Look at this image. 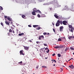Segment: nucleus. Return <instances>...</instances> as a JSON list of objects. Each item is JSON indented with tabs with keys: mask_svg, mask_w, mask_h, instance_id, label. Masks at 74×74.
<instances>
[{
	"mask_svg": "<svg viewBox=\"0 0 74 74\" xmlns=\"http://www.w3.org/2000/svg\"><path fill=\"white\" fill-rule=\"evenodd\" d=\"M69 30H70V32H73V30H74V29L73 28V27H72V25H69Z\"/></svg>",
	"mask_w": 74,
	"mask_h": 74,
	"instance_id": "1",
	"label": "nucleus"
},
{
	"mask_svg": "<svg viewBox=\"0 0 74 74\" xmlns=\"http://www.w3.org/2000/svg\"><path fill=\"white\" fill-rule=\"evenodd\" d=\"M57 22L59 24H60V25H62L63 23V21H61L58 20L57 21Z\"/></svg>",
	"mask_w": 74,
	"mask_h": 74,
	"instance_id": "2",
	"label": "nucleus"
},
{
	"mask_svg": "<svg viewBox=\"0 0 74 74\" xmlns=\"http://www.w3.org/2000/svg\"><path fill=\"white\" fill-rule=\"evenodd\" d=\"M67 23V22L66 21H63L62 22V23L64 25H66Z\"/></svg>",
	"mask_w": 74,
	"mask_h": 74,
	"instance_id": "3",
	"label": "nucleus"
},
{
	"mask_svg": "<svg viewBox=\"0 0 74 74\" xmlns=\"http://www.w3.org/2000/svg\"><path fill=\"white\" fill-rule=\"evenodd\" d=\"M23 50H21L20 51V54H21V55H25V54L23 53Z\"/></svg>",
	"mask_w": 74,
	"mask_h": 74,
	"instance_id": "4",
	"label": "nucleus"
},
{
	"mask_svg": "<svg viewBox=\"0 0 74 74\" xmlns=\"http://www.w3.org/2000/svg\"><path fill=\"white\" fill-rule=\"evenodd\" d=\"M23 47H24L25 50H28V49L29 48V47H27V46H23Z\"/></svg>",
	"mask_w": 74,
	"mask_h": 74,
	"instance_id": "5",
	"label": "nucleus"
},
{
	"mask_svg": "<svg viewBox=\"0 0 74 74\" xmlns=\"http://www.w3.org/2000/svg\"><path fill=\"white\" fill-rule=\"evenodd\" d=\"M69 68L73 69L74 68V66H73V64H71V66H69Z\"/></svg>",
	"mask_w": 74,
	"mask_h": 74,
	"instance_id": "6",
	"label": "nucleus"
},
{
	"mask_svg": "<svg viewBox=\"0 0 74 74\" xmlns=\"http://www.w3.org/2000/svg\"><path fill=\"white\" fill-rule=\"evenodd\" d=\"M5 23L7 25H8V26H10V23L8 22V21H5Z\"/></svg>",
	"mask_w": 74,
	"mask_h": 74,
	"instance_id": "7",
	"label": "nucleus"
},
{
	"mask_svg": "<svg viewBox=\"0 0 74 74\" xmlns=\"http://www.w3.org/2000/svg\"><path fill=\"white\" fill-rule=\"evenodd\" d=\"M57 15H58V14H55L54 15V16L56 18H57V19H58V18H59V16H58Z\"/></svg>",
	"mask_w": 74,
	"mask_h": 74,
	"instance_id": "8",
	"label": "nucleus"
},
{
	"mask_svg": "<svg viewBox=\"0 0 74 74\" xmlns=\"http://www.w3.org/2000/svg\"><path fill=\"white\" fill-rule=\"evenodd\" d=\"M56 25L57 27H58V26H59L60 25V24H59L58 22H57L56 23Z\"/></svg>",
	"mask_w": 74,
	"mask_h": 74,
	"instance_id": "9",
	"label": "nucleus"
},
{
	"mask_svg": "<svg viewBox=\"0 0 74 74\" xmlns=\"http://www.w3.org/2000/svg\"><path fill=\"white\" fill-rule=\"evenodd\" d=\"M73 37L74 36H69V39L70 40V39H71V38H73Z\"/></svg>",
	"mask_w": 74,
	"mask_h": 74,
	"instance_id": "10",
	"label": "nucleus"
},
{
	"mask_svg": "<svg viewBox=\"0 0 74 74\" xmlns=\"http://www.w3.org/2000/svg\"><path fill=\"white\" fill-rule=\"evenodd\" d=\"M22 17L23 18H24V19H26V16L24 15H22Z\"/></svg>",
	"mask_w": 74,
	"mask_h": 74,
	"instance_id": "11",
	"label": "nucleus"
},
{
	"mask_svg": "<svg viewBox=\"0 0 74 74\" xmlns=\"http://www.w3.org/2000/svg\"><path fill=\"white\" fill-rule=\"evenodd\" d=\"M32 13L33 15H36V12H32Z\"/></svg>",
	"mask_w": 74,
	"mask_h": 74,
	"instance_id": "12",
	"label": "nucleus"
},
{
	"mask_svg": "<svg viewBox=\"0 0 74 74\" xmlns=\"http://www.w3.org/2000/svg\"><path fill=\"white\" fill-rule=\"evenodd\" d=\"M23 35H24V33H22L21 34H18L19 36H23Z\"/></svg>",
	"mask_w": 74,
	"mask_h": 74,
	"instance_id": "13",
	"label": "nucleus"
},
{
	"mask_svg": "<svg viewBox=\"0 0 74 74\" xmlns=\"http://www.w3.org/2000/svg\"><path fill=\"white\" fill-rule=\"evenodd\" d=\"M41 17H46V16L44 14H41Z\"/></svg>",
	"mask_w": 74,
	"mask_h": 74,
	"instance_id": "14",
	"label": "nucleus"
},
{
	"mask_svg": "<svg viewBox=\"0 0 74 74\" xmlns=\"http://www.w3.org/2000/svg\"><path fill=\"white\" fill-rule=\"evenodd\" d=\"M7 19L9 21H12V19L10 18L9 17H7Z\"/></svg>",
	"mask_w": 74,
	"mask_h": 74,
	"instance_id": "15",
	"label": "nucleus"
},
{
	"mask_svg": "<svg viewBox=\"0 0 74 74\" xmlns=\"http://www.w3.org/2000/svg\"><path fill=\"white\" fill-rule=\"evenodd\" d=\"M37 9L36 8H34V9H33V11H35V12H36L37 11Z\"/></svg>",
	"mask_w": 74,
	"mask_h": 74,
	"instance_id": "16",
	"label": "nucleus"
},
{
	"mask_svg": "<svg viewBox=\"0 0 74 74\" xmlns=\"http://www.w3.org/2000/svg\"><path fill=\"white\" fill-rule=\"evenodd\" d=\"M65 10H68V6L66 5L65 7Z\"/></svg>",
	"mask_w": 74,
	"mask_h": 74,
	"instance_id": "17",
	"label": "nucleus"
},
{
	"mask_svg": "<svg viewBox=\"0 0 74 74\" xmlns=\"http://www.w3.org/2000/svg\"><path fill=\"white\" fill-rule=\"evenodd\" d=\"M38 25H33V27H38Z\"/></svg>",
	"mask_w": 74,
	"mask_h": 74,
	"instance_id": "18",
	"label": "nucleus"
},
{
	"mask_svg": "<svg viewBox=\"0 0 74 74\" xmlns=\"http://www.w3.org/2000/svg\"><path fill=\"white\" fill-rule=\"evenodd\" d=\"M40 29H41V27H37L36 28V30H40Z\"/></svg>",
	"mask_w": 74,
	"mask_h": 74,
	"instance_id": "19",
	"label": "nucleus"
},
{
	"mask_svg": "<svg viewBox=\"0 0 74 74\" xmlns=\"http://www.w3.org/2000/svg\"><path fill=\"white\" fill-rule=\"evenodd\" d=\"M60 27V29H63V28H64L63 26H61Z\"/></svg>",
	"mask_w": 74,
	"mask_h": 74,
	"instance_id": "20",
	"label": "nucleus"
},
{
	"mask_svg": "<svg viewBox=\"0 0 74 74\" xmlns=\"http://www.w3.org/2000/svg\"><path fill=\"white\" fill-rule=\"evenodd\" d=\"M37 16L38 18H40V17H41V16H40V15L39 14H38Z\"/></svg>",
	"mask_w": 74,
	"mask_h": 74,
	"instance_id": "21",
	"label": "nucleus"
},
{
	"mask_svg": "<svg viewBox=\"0 0 74 74\" xmlns=\"http://www.w3.org/2000/svg\"><path fill=\"white\" fill-rule=\"evenodd\" d=\"M70 49H71L72 50H74V48H73V47H70Z\"/></svg>",
	"mask_w": 74,
	"mask_h": 74,
	"instance_id": "22",
	"label": "nucleus"
},
{
	"mask_svg": "<svg viewBox=\"0 0 74 74\" xmlns=\"http://www.w3.org/2000/svg\"><path fill=\"white\" fill-rule=\"evenodd\" d=\"M22 63V61H21L20 62H18V64H21Z\"/></svg>",
	"mask_w": 74,
	"mask_h": 74,
	"instance_id": "23",
	"label": "nucleus"
},
{
	"mask_svg": "<svg viewBox=\"0 0 74 74\" xmlns=\"http://www.w3.org/2000/svg\"><path fill=\"white\" fill-rule=\"evenodd\" d=\"M9 31L10 33H12V29H10Z\"/></svg>",
	"mask_w": 74,
	"mask_h": 74,
	"instance_id": "24",
	"label": "nucleus"
},
{
	"mask_svg": "<svg viewBox=\"0 0 74 74\" xmlns=\"http://www.w3.org/2000/svg\"><path fill=\"white\" fill-rule=\"evenodd\" d=\"M58 57H59V58H60V57L61 56V55L60 54H58Z\"/></svg>",
	"mask_w": 74,
	"mask_h": 74,
	"instance_id": "25",
	"label": "nucleus"
},
{
	"mask_svg": "<svg viewBox=\"0 0 74 74\" xmlns=\"http://www.w3.org/2000/svg\"><path fill=\"white\" fill-rule=\"evenodd\" d=\"M61 69V71L62 72V71H63V68H60Z\"/></svg>",
	"mask_w": 74,
	"mask_h": 74,
	"instance_id": "26",
	"label": "nucleus"
},
{
	"mask_svg": "<svg viewBox=\"0 0 74 74\" xmlns=\"http://www.w3.org/2000/svg\"><path fill=\"white\" fill-rule=\"evenodd\" d=\"M60 32H63V29H60Z\"/></svg>",
	"mask_w": 74,
	"mask_h": 74,
	"instance_id": "27",
	"label": "nucleus"
},
{
	"mask_svg": "<svg viewBox=\"0 0 74 74\" xmlns=\"http://www.w3.org/2000/svg\"><path fill=\"white\" fill-rule=\"evenodd\" d=\"M58 41H61L62 40H61V39L59 38L58 40Z\"/></svg>",
	"mask_w": 74,
	"mask_h": 74,
	"instance_id": "28",
	"label": "nucleus"
},
{
	"mask_svg": "<svg viewBox=\"0 0 74 74\" xmlns=\"http://www.w3.org/2000/svg\"><path fill=\"white\" fill-rule=\"evenodd\" d=\"M59 47H60L59 46H56L55 47V48H56V49H57L58 48H59Z\"/></svg>",
	"mask_w": 74,
	"mask_h": 74,
	"instance_id": "29",
	"label": "nucleus"
},
{
	"mask_svg": "<svg viewBox=\"0 0 74 74\" xmlns=\"http://www.w3.org/2000/svg\"><path fill=\"white\" fill-rule=\"evenodd\" d=\"M40 38H44V36H40Z\"/></svg>",
	"mask_w": 74,
	"mask_h": 74,
	"instance_id": "30",
	"label": "nucleus"
},
{
	"mask_svg": "<svg viewBox=\"0 0 74 74\" xmlns=\"http://www.w3.org/2000/svg\"><path fill=\"white\" fill-rule=\"evenodd\" d=\"M42 67L43 68H47V66H42Z\"/></svg>",
	"mask_w": 74,
	"mask_h": 74,
	"instance_id": "31",
	"label": "nucleus"
},
{
	"mask_svg": "<svg viewBox=\"0 0 74 74\" xmlns=\"http://www.w3.org/2000/svg\"><path fill=\"white\" fill-rule=\"evenodd\" d=\"M4 18L5 19V20L6 21V18H7V16H4Z\"/></svg>",
	"mask_w": 74,
	"mask_h": 74,
	"instance_id": "32",
	"label": "nucleus"
},
{
	"mask_svg": "<svg viewBox=\"0 0 74 74\" xmlns=\"http://www.w3.org/2000/svg\"><path fill=\"white\" fill-rule=\"evenodd\" d=\"M49 52V49H48L47 51H46V52H47V53H48Z\"/></svg>",
	"mask_w": 74,
	"mask_h": 74,
	"instance_id": "33",
	"label": "nucleus"
},
{
	"mask_svg": "<svg viewBox=\"0 0 74 74\" xmlns=\"http://www.w3.org/2000/svg\"><path fill=\"white\" fill-rule=\"evenodd\" d=\"M0 7L1 8V10H3V7L1 6H0Z\"/></svg>",
	"mask_w": 74,
	"mask_h": 74,
	"instance_id": "34",
	"label": "nucleus"
},
{
	"mask_svg": "<svg viewBox=\"0 0 74 74\" xmlns=\"http://www.w3.org/2000/svg\"><path fill=\"white\" fill-rule=\"evenodd\" d=\"M39 67V66L38 65L36 67V68L37 69H38V67Z\"/></svg>",
	"mask_w": 74,
	"mask_h": 74,
	"instance_id": "35",
	"label": "nucleus"
},
{
	"mask_svg": "<svg viewBox=\"0 0 74 74\" xmlns=\"http://www.w3.org/2000/svg\"><path fill=\"white\" fill-rule=\"evenodd\" d=\"M72 7H74V3H73L72 4Z\"/></svg>",
	"mask_w": 74,
	"mask_h": 74,
	"instance_id": "36",
	"label": "nucleus"
},
{
	"mask_svg": "<svg viewBox=\"0 0 74 74\" xmlns=\"http://www.w3.org/2000/svg\"><path fill=\"white\" fill-rule=\"evenodd\" d=\"M1 25H2V26H3V23H1Z\"/></svg>",
	"mask_w": 74,
	"mask_h": 74,
	"instance_id": "37",
	"label": "nucleus"
},
{
	"mask_svg": "<svg viewBox=\"0 0 74 74\" xmlns=\"http://www.w3.org/2000/svg\"><path fill=\"white\" fill-rule=\"evenodd\" d=\"M43 34H44V35H46V34H47V33L44 32L43 33Z\"/></svg>",
	"mask_w": 74,
	"mask_h": 74,
	"instance_id": "38",
	"label": "nucleus"
},
{
	"mask_svg": "<svg viewBox=\"0 0 74 74\" xmlns=\"http://www.w3.org/2000/svg\"><path fill=\"white\" fill-rule=\"evenodd\" d=\"M11 28L12 29V30L14 29V27H11Z\"/></svg>",
	"mask_w": 74,
	"mask_h": 74,
	"instance_id": "39",
	"label": "nucleus"
},
{
	"mask_svg": "<svg viewBox=\"0 0 74 74\" xmlns=\"http://www.w3.org/2000/svg\"><path fill=\"white\" fill-rule=\"evenodd\" d=\"M39 10H37V11H36V12H39Z\"/></svg>",
	"mask_w": 74,
	"mask_h": 74,
	"instance_id": "40",
	"label": "nucleus"
},
{
	"mask_svg": "<svg viewBox=\"0 0 74 74\" xmlns=\"http://www.w3.org/2000/svg\"><path fill=\"white\" fill-rule=\"evenodd\" d=\"M48 49H49L47 47L45 48V50H48Z\"/></svg>",
	"mask_w": 74,
	"mask_h": 74,
	"instance_id": "41",
	"label": "nucleus"
},
{
	"mask_svg": "<svg viewBox=\"0 0 74 74\" xmlns=\"http://www.w3.org/2000/svg\"><path fill=\"white\" fill-rule=\"evenodd\" d=\"M28 26L29 27H32V25H28Z\"/></svg>",
	"mask_w": 74,
	"mask_h": 74,
	"instance_id": "42",
	"label": "nucleus"
},
{
	"mask_svg": "<svg viewBox=\"0 0 74 74\" xmlns=\"http://www.w3.org/2000/svg\"><path fill=\"white\" fill-rule=\"evenodd\" d=\"M53 56H54L55 55V53H53V54L52 55Z\"/></svg>",
	"mask_w": 74,
	"mask_h": 74,
	"instance_id": "43",
	"label": "nucleus"
},
{
	"mask_svg": "<svg viewBox=\"0 0 74 74\" xmlns=\"http://www.w3.org/2000/svg\"><path fill=\"white\" fill-rule=\"evenodd\" d=\"M53 30L54 32H55V29H53Z\"/></svg>",
	"mask_w": 74,
	"mask_h": 74,
	"instance_id": "44",
	"label": "nucleus"
},
{
	"mask_svg": "<svg viewBox=\"0 0 74 74\" xmlns=\"http://www.w3.org/2000/svg\"><path fill=\"white\" fill-rule=\"evenodd\" d=\"M44 46H47V44H44Z\"/></svg>",
	"mask_w": 74,
	"mask_h": 74,
	"instance_id": "45",
	"label": "nucleus"
},
{
	"mask_svg": "<svg viewBox=\"0 0 74 74\" xmlns=\"http://www.w3.org/2000/svg\"><path fill=\"white\" fill-rule=\"evenodd\" d=\"M39 39L40 40H41V37H40V36H39Z\"/></svg>",
	"mask_w": 74,
	"mask_h": 74,
	"instance_id": "46",
	"label": "nucleus"
},
{
	"mask_svg": "<svg viewBox=\"0 0 74 74\" xmlns=\"http://www.w3.org/2000/svg\"><path fill=\"white\" fill-rule=\"evenodd\" d=\"M12 32L13 33H15V31H14V30H12Z\"/></svg>",
	"mask_w": 74,
	"mask_h": 74,
	"instance_id": "47",
	"label": "nucleus"
},
{
	"mask_svg": "<svg viewBox=\"0 0 74 74\" xmlns=\"http://www.w3.org/2000/svg\"><path fill=\"white\" fill-rule=\"evenodd\" d=\"M53 60V61H54V62H55V63H56V60Z\"/></svg>",
	"mask_w": 74,
	"mask_h": 74,
	"instance_id": "48",
	"label": "nucleus"
},
{
	"mask_svg": "<svg viewBox=\"0 0 74 74\" xmlns=\"http://www.w3.org/2000/svg\"><path fill=\"white\" fill-rule=\"evenodd\" d=\"M59 48H63V46H61L60 47H59Z\"/></svg>",
	"mask_w": 74,
	"mask_h": 74,
	"instance_id": "49",
	"label": "nucleus"
},
{
	"mask_svg": "<svg viewBox=\"0 0 74 74\" xmlns=\"http://www.w3.org/2000/svg\"><path fill=\"white\" fill-rule=\"evenodd\" d=\"M58 2H56V4H55V5H58Z\"/></svg>",
	"mask_w": 74,
	"mask_h": 74,
	"instance_id": "50",
	"label": "nucleus"
},
{
	"mask_svg": "<svg viewBox=\"0 0 74 74\" xmlns=\"http://www.w3.org/2000/svg\"><path fill=\"white\" fill-rule=\"evenodd\" d=\"M39 13H40V14H41V12L39 10Z\"/></svg>",
	"mask_w": 74,
	"mask_h": 74,
	"instance_id": "51",
	"label": "nucleus"
},
{
	"mask_svg": "<svg viewBox=\"0 0 74 74\" xmlns=\"http://www.w3.org/2000/svg\"><path fill=\"white\" fill-rule=\"evenodd\" d=\"M46 34H47V35H49V33H46Z\"/></svg>",
	"mask_w": 74,
	"mask_h": 74,
	"instance_id": "52",
	"label": "nucleus"
},
{
	"mask_svg": "<svg viewBox=\"0 0 74 74\" xmlns=\"http://www.w3.org/2000/svg\"><path fill=\"white\" fill-rule=\"evenodd\" d=\"M36 43H37V44H39V42H38V41H37V42H36Z\"/></svg>",
	"mask_w": 74,
	"mask_h": 74,
	"instance_id": "53",
	"label": "nucleus"
},
{
	"mask_svg": "<svg viewBox=\"0 0 74 74\" xmlns=\"http://www.w3.org/2000/svg\"><path fill=\"white\" fill-rule=\"evenodd\" d=\"M29 42H32V41L31 40H29Z\"/></svg>",
	"mask_w": 74,
	"mask_h": 74,
	"instance_id": "54",
	"label": "nucleus"
},
{
	"mask_svg": "<svg viewBox=\"0 0 74 74\" xmlns=\"http://www.w3.org/2000/svg\"><path fill=\"white\" fill-rule=\"evenodd\" d=\"M41 49V50L42 51H43V49Z\"/></svg>",
	"mask_w": 74,
	"mask_h": 74,
	"instance_id": "55",
	"label": "nucleus"
},
{
	"mask_svg": "<svg viewBox=\"0 0 74 74\" xmlns=\"http://www.w3.org/2000/svg\"><path fill=\"white\" fill-rule=\"evenodd\" d=\"M53 66H55V64H53Z\"/></svg>",
	"mask_w": 74,
	"mask_h": 74,
	"instance_id": "56",
	"label": "nucleus"
},
{
	"mask_svg": "<svg viewBox=\"0 0 74 74\" xmlns=\"http://www.w3.org/2000/svg\"><path fill=\"white\" fill-rule=\"evenodd\" d=\"M71 59H71H73V60H74V59H73V58H71V59Z\"/></svg>",
	"mask_w": 74,
	"mask_h": 74,
	"instance_id": "57",
	"label": "nucleus"
},
{
	"mask_svg": "<svg viewBox=\"0 0 74 74\" xmlns=\"http://www.w3.org/2000/svg\"><path fill=\"white\" fill-rule=\"evenodd\" d=\"M50 10H52V8H50Z\"/></svg>",
	"mask_w": 74,
	"mask_h": 74,
	"instance_id": "58",
	"label": "nucleus"
},
{
	"mask_svg": "<svg viewBox=\"0 0 74 74\" xmlns=\"http://www.w3.org/2000/svg\"><path fill=\"white\" fill-rule=\"evenodd\" d=\"M70 60H71V59H70L68 60V62H70Z\"/></svg>",
	"mask_w": 74,
	"mask_h": 74,
	"instance_id": "59",
	"label": "nucleus"
},
{
	"mask_svg": "<svg viewBox=\"0 0 74 74\" xmlns=\"http://www.w3.org/2000/svg\"><path fill=\"white\" fill-rule=\"evenodd\" d=\"M54 23L53 24V26H54Z\"/></svg>",
	"mask_w": 74,
	"mask_h": 74,
	"instance_id": "60",
	"label": "nucleus"
},
{
	"mask_svg": "<svg viewBox=\"0 0 74 74\" xmlns=\"http://www.w3.org/2000/svg\"><path fill=\"white\" fill-rule=\"evenodd\" d=\"M67 51V49H66L65 50V51Z\"/></svg>",
	"mask_w": 74,
	"mask_h": 74,
	"instance_id": "61",
	"label": "nucleus"
},
{
	"mask_svg": "<svg viewBox=\"0 0 74 74\" xmlns=\"http://www.w3.org/2000/svg\"><path fill=\"white\" fill-rule=\"evenodd\" d=\"M73 55H74V52L73 53Z\"/></svg>",
	"mask_w": 74,
	"mask_h": 74,
	"instance_id": "62",
	"label": "nucleus"
},
{
	"mask_svg": "<svg viewBox=\"0 0 74 74\" xmlns=\"http://www.w3.org/2000/svg\"><path fill=\"white\" fill-rule=\"evenodd\" d=\"M11 24H12V22H11Z\"/></svg>",
	"mask_w": 74,
	"mask_h": 74,
	"instance_id": "63",
	"label": "nucleus"
},
{
	"mask_svg": "<svg viewBox=\"0 0 74 74\" xmlns=\"http://www.w3.org/2000/svg\"><path fill=\"white\" fill-rule=\"evenodd\" d=\"M73 38H74V36H73Z\"/></svg>",
	"mask_w": 74,
	"mask_h": 74,
	"instance_id": "64",
	"label": "nucleus"
}]
</instances>
